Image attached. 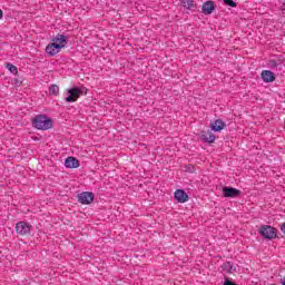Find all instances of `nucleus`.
I'll return each mask as SVG.
<instances>
[{"mask_svg":"<svg viewBox=\"0 0 285 285\" xmlns=\"http://www.w3.org/2000/svg\"><path fill=\"white\" fill-rule=\"evenodd\" d=\"M32 126L37 130H50L52 128V118L46 115H37L32 119Z\"/></svg>","mask_w":285,"mask_h":285,"instance_id":"nucleus-1","label":"nucleus"},{"mask_svg":"<svg viewBox=\"0 0 285 285\" xmlns=\"http://www.w3.org/2000/svg\"><path fill=\"white\" fill-rule=\"evenodd\" d=\"M83 95V89L81 88H71L68 89V96L65 98V101H67V104H75V101H77V99H79V97H81Z\"/></svg>","mask_w":285,"mask_h":285,"instance_id":"nucleus-2","label":"nucleus"},{"mask_svg":"<svg viewBox=\"0 0 285 285\" xmlns=\"http://www.w3.org/2000/svg\"><path fill=\"white\" fill-rule=\"evenodd\" d=\"M259 235H262L265 239H275V237H277V229L271 225H264L259 229Z\"/></svg>","mask_w":285,"mask_h":285,"instance_id":"nucleus-3","label":"nucleus"},{"mask_svg":"<svg viewBox=\"0 0 285 285\" xmlns=\"http://www.w3.org/2000/svg\"><path fill=\"white\" fill-rule=\"evenodd\" d=\"M32 225L27 222L21 220L16 224V232L18 235H30Z\"/></svg>","mask_w":285,"mask_h":285,"instance_id":"nucleus-4","label":"nucleus"},{"mask_svg":"<svg viewBox=\"0 0 285 285\" xmlns=\"http://www.w3.org/2000/svg\"><path fill=\"white\" fill-rule=\"evenodd\" d=\"M78 202L85 205L92 204L95 202V194L90 191H82L78 195Z\"/></svg>","mask_w":285,"mask_h":285,"instance_id":"nucleus-5","label":"nucleus"},{"mask_svg":"<svg viewBox=\"0 0 285 285\" xmlns=\"http://www.w3.org/2000/svg\"><path fill=\"white\" fill-rule=\"evenodd\" d=\"M223 195L224 197L235 198V197H239V195H242V191L237 188L224 187Z\"/></svg>","mask_w":285,"mask_h":285,"instance_id":"nucleus-6","label":"nucleus"},{"mask_svg":"<svg viewBox=\"0 0 285 285\" xmlns=\"http://www.w3.org/2000/svg\"><path fill=\"white\" fill-rule=\"evenodd\" d=\"M46 52L49 57H55V55H59L61 52V46L53 43H49L46 47Z\"/></svg>","mask_w":285,"mask_h":285,"instance_id":"nucleus-7","label":"nucleus"},{"mask_svg":"<svg viewBox=\"0 0 285 285\" xmlns=\"http://www.w3.org/2000/svg\"><path fill=\"white\" fill-rule=\"evenodd\" d=\"M200 139L205 144H215V139H217V137L215 136V134H213V131H203L200 134Z\"/></svg>","mask_w":285,"mask_h":285,"instance_id":"nucleus-8","label":"nucleus"},{"mask_svg":"<svg viewBox=\"0 0 285 285\" xmlns=\"http://www.w3.org/2000/svg\"><path fill=\"white\" fill-rule=\"evenodd\" d=\"M174 197L179 204H186V202L189 199L188 194H186L184 189H177L174 194Z\"/></svg>","mask_w":285,"mask_h":285,"instance_id":"nucleus-9","label":"nucleus"},{"mask_svg":"<svg viewBox=\"0 0 285 285\" xmlns=\"http://www.w3.org/2000/svg\"><path fill=\"white\" fill-rule=\"evenodd\" d=\"M261 77L265 83H273L275 81V73L271 70H263Z\"/></svg>","mask_w":285,"mask_h":285,"instance_id":"nucleus-10","label":"nucleus"},{"mask_svg":"<svg viewBox=\"0 0 285 285\" xmlns=\"http://www.w3.org/2000/svg\"><path fill=\"white\" fill-rule=\"evenodd\" d=\"M53 43L56 46H61V48H66V45L68 43V38H66L65 35L58 33L56 37L52 38Z\"/></svg>","mask_w":285,"mask_h":285,"instance_id":"nucleus-11","label":"nucleus"},{"mask_svg":"<svg viewBox=\"0 0 285 285\" xmlns=\"http://www.w3.org/2000/svg\"><path fill=\"white\" fill-rule=\"evenodd\" d=\"M210 128L212 130H214V132H220V130H224V128H226V122L222 119H217L210 124Z\"/></svg>","mask_w":285,"mask_h":285,"instance_id":"nucleus-12","label":"nucleus"},{"mask_svg":"<svg viewBox=\"0 0 285 285\" xmlns=\"http://www.w3.org/2000/svg\"><path fill=\"white\" fill-rule=\"evenodd\" d=\"M180 3L183 8H186V10H190V12L197 11V6L195 3V0H181Z\"/></svg>","mask_w":285,"mask_h":285,"instance_id":"nucleus-13","label":"nucleus"},{"mask_svg":"<svg viewBox=\"0 0 285 285\" xmlns=\"http://www.w3.org/2000/svg\"><path fill=\"white\" fill-rule=\"evenodd\" d=\"M65 166H66V168H79L80 163H79V159H77L75 157H68L65 160Z\"/></svg>","mask_w":285,"mask_h":285,"instance_id":"nucleus-14","label":"nucleus"},{"mask_svg":"<svg viewBox=\"0 0 285 285\" xmlns=\"http://www.w3.org/2000/svg\"><path fill=\"white\" fill-rule=\"evenodd\" d=\"M203 14H213V10H215V3L213 1H206L203 4Z\"/></svg>","mask_w":285,"mask_h":285,"instance_id":"nucleus-15","label":"nucleus"},{"mask_svg":"<svg viewBox=\"0 0 285 285\" xmlns=\"http://www.w3.org/2000/svg\"><path fill=\"white\" fill-rule=\"evenodd\" d=\"M222 268L225 273H235L237 271V267L232 262L224 263Z\"/></svg>","mask_w":285,"mask_h":285,"instance_id":"nucleus-16","label":"nucleus"},{"mask_svg":"<svg viewBox=\"0 0 285 285\" xmlns=\"http://www.w3.org/2000/svg\"><path fill=\"white\" fill-rule=\"evenodd\" d=\"M6 68H8L9 72H11V75H18L19 73V69H17V66L8 62L6 65Z\"/></svg>","mask_w":285,"mask_h":285,"instance_id":"nucleus-17","label":"nucleus"},{"mask_svg":"<svg viewBox=\"0 0 285 285\" xmlns=\"http://www.w3.org/2000/svg\"><path fill=\"white\" fill-rule=\"evenodd\" d=\"M49 95H52L53 97H57V95H59V86L51 85L49 87Z\"/></svg>","mask_w":285,"mask_h":285,"instance_id":"nucleus-18","label":"nucleus"},{"mask_svg":"<svg viewBox=\"0 0 285 285\" xmlns=\"http://www.w3.org/2000/svg\"><path fill=\"white\" fill-rule=\"evenodd\" d=\"M225 6H229V8H237V3L233 0H224Z\"/></svg>","mask_w":285,"mask_h":285,"instance_id":"nucleus-19","label":"nucleus"},{"mask_svg":"<svg viewBox=\"0 0 285 285\" xmlns=\"http://www.w3.org/2000/svg\"><path fill=\"white\" fill-rule=\"evenodd\" d=\"M224 285H237V284L233 283L232 281L226 279L224 282Z\"/></svg>","mask_w":285,"mask_h":285,"instance_id":"nucleus-20","label":"nucleus"},{"mask_svg":"<svg viewBox=\"0 0 285 285\" xmlns=\"http://www.w3.org/2000/svg\"><path fill=\"white\" fill-rule=\"evenodd\" d=\"M193 166L191 165H188L187 167H186V170H188V173H193Z\"/></svg>","mask_w":285,"mask_h":285,"instance_id":"nucleus-21","label":"nucleus"},{"mask_svg":"<svg viewBox=\"0 0 285 285\" xmlns=\"http://www.w3.org/2000/svg\"><path fill=\"white\" fill-rule=\"evenodd\" d=\"M281 230H282V233H284V235H285V223L282 225Z\"/></svg>","mask_w":285,"mask_h":285,"instance_id":"nucleus-22","label":"nucleus"},{"mask_svg":"<svg viewBox=\"0 0 285 285\" xmlns=\"http://www.w3.org/2000/svg\"><path fill=\"white\" fill-rule=\"evenodd\" d=\"M0 19H3V10L0 9Z\"/></svg>","mask_w":285,"mask_h":285,"instance_id":"nucleus-23","label":"nucleus"},{"mask_svg":"<svg viewBox=\"0 0 285 285\" xmlns=\"http://www.w3.org/2000/svg\"><path fill=\"white\" fill-rule=\"evenodd\" d=\"M281 284H282V285H285V277H283V278L281 279Z\"/></svg>","mask_w":285,"mask_h":285,"instance_id":"nucleus-24","label":"nucleus"}]
</instances>
